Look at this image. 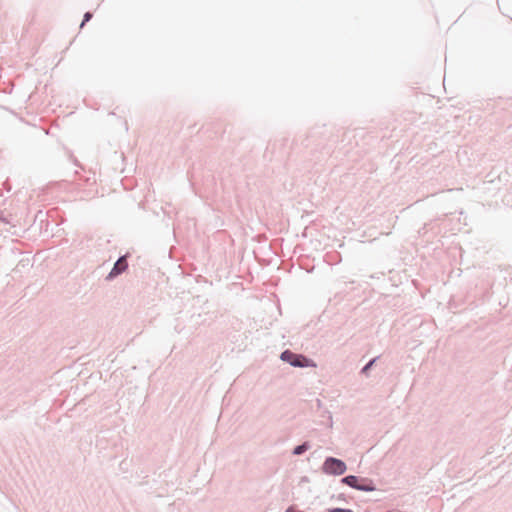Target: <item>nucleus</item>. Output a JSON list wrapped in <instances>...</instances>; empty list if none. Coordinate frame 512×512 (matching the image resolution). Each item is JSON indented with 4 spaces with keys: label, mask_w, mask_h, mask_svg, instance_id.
<instances>
[{
    "label": "nucleus",
    "mask_w": 512,
    "mask_h": 512,
    "mask_svg": "<svg viewBox=\"0 0 512 512\" xmlns=\"http://www.w3.org/2000/svg\"><path fill=\"white\" fill-rule=\"evenodd\" d=\"M323 470L325 473L342 475L346 471V464L336 458H327L323 464Z\"/></svg>",
    "instance_id": "f257e3e1"
},
{
    "label": "nucleus",
    "mask_w": 512,
    "mask_h": 512,
    "mask_svg": "<svg viewBox=\"0 0 512 512\" xmlns=\"http://www.w3.org/2000/svg\"><path fill=\"white\" fill-rule=\"evenodd\" d=\"M281 359L296 367L315 366L309 359L305 358L304 356L294 354L288 350L281 354Z\"/></svg>",
    "instance_id": "f03ea898"
},
{
    "label": "nucleus",
    "mask_w": 512,
    "mask_h": 512,
    "mask_svg": "<svg viewBox=\"0 0 512 512\" xmlns=\"http://www.w3.org/2000/svg\"><path fill=\"white\" fill-rule=\"evenodd\" d=\"M127 268V261L125 257H121L118 259V261L115 263L114 267L112 268L109 277H114L119 275L121 272L125 271Z\"/></svg>",
    "instance_id": "7ed1b4c3"
},
{
    "label": "nucleus",
    "mask_w": 512,
    "mask_h": 512,
    "mask_svg": "<svg viewBox=\"0 0 512 512\" xmlns=\"http://www.w3.org/2000/svg\"><path fill=\"white\" fill-rule=\"evenodd\" d=\"M342 482L353 487V488H356L359 490H365L364 487H361L357 484L358 478L356 476H353V475L346 476L342 479Z\"/></svg>",
    "instance_id": "20e7f679"
},
{
    "label": "nucleus",
    "mask_w": 512,
    "mask_h": 512,
    "mask_svg": "<svg viewBox=\"0 0 512 512\" xmlns=\"http://www.w3.org/2000/svg\"><path fill=\"white\" fill-rule=\"evenodd\" d=\"M307 448H308V447H307V445H306V444L299 445V446L295 447V449H294L293 453H294L295 455H300V454H302L303 452H305V451L307 450Z\"/></svg>",
    "instance_id": "39448f33"
},
{
    "label": "nucleus",
    "mask_w": 512,
    "mask_h": 512,
    "mask_svg": "<svg viewBox=\"0 0 512 512\" xmlns=\"http://www.w3.org/2000/svg\"><path fill=\"white\" fill-rule=\"evenodd\" d=\"M330 512H353V511L349 510V509L335 508V509L330 510Z\"/></svg>",
    "instance_id": "423d86ee"
},
{
    "label": "nucleus",
    "mask_w": 512,
    "mask_h": 512,
    "mask_svg": "<svg viewBox=\"0 0 512 512\" xmlns=\"http://www.w3.org/2000/svg\"><path fill=\"white\" fill-rule=\"evenodd\" d=\"M374 363V360L370 361L364 368H363V372H366L371 366L372 364Z\"/></svg>",
    "instance_id": "0eeeda50"
},
{
    "label": "nucleus",
    "mask_w": 512,
    "mask_h": 512,
    "mask_svg": "<svg viewBox=\"0 0 512 512\" xmlns=\"http://www.w3.org/2000/svg\"><path fill=\"white\" fill-rule=\"evenodd\" d=\"M84 18H85L84 21H89L90 18H91V14L90 13H86Z\"/></svg>",
    "instance_id": "6e6552de"
}]
</instances>
